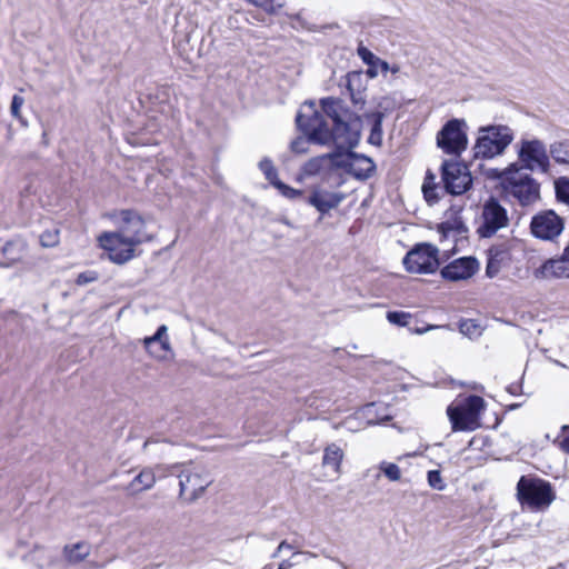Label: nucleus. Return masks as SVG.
<instances>
[{
    "label": "nucleus",
    "instance_id": "obj_1",
    "mask_svg": "<svg viewBox=\"0 0 569 569\" xmlns=\"http://www.w3.org/2000/svg\"><path fill=\"white\" fill-rule=\"evenodd\" d=\"M316 102L308 100L303 103L305 111L296 117L297 128L303 133L297 137L290 149L295 153H306L309 143L321 146L335 144L339 149L356 148L361 138L362 119L357 110H351L339 97H326Z\"/></svg>",
    "mask_w": 569,
    "mask_h": 569
},
{
    "label": "nucleus",
    "instance_id": "obj_2",
    "mask_svg": "<svg viewBox=\"0 0 569 569\" xmlns=\"http://www.w3.org/2000/svg\"><path fill=\"white\" fill-rule=\"evenodd\" d=\"M499 180L501 196L522 208L532 207L541 200V184L518 163H511L502 171L492 169L490 176Z\"/></svg>",
    "mask_w": 569,
    "mask_h": 569
},
{
    "label": "nucleus",
    "instance_id": "obj_3",
    "mask_svg": "<svg viewBox=\"0 0 569 569\" xmlns=\"http://www.w3.org/2000/svg\"><path fill=\"white\" fill-rule=\"evenodd\" d=\"M517 499L530 510H546L556 499L549 481L538 477L521 476L517 483Z\"/></svg>",
    "mask_w": 569,
    "mask_h": 569
},
{
    "label": "nucleus",
    "instance_id": "obj_4",
    "mask_svg": "<svg viewBox=\"0 0 569 569\" xmlns=\"http://www.w3.org/2000/svg\"><path fill=\"white\" fill-rule=\"evenodd\" d=\"M513 140V131L505 124H490L479 129L473 146L475 158L492 159L505 152Z\"/></svg>",
    "mask_w": 569,
    "mask_h": 569
},
{
    "label": "nucleus",
    "instance_id": "obj_5",
    "mask_svg": "<svg viewBox=\"0 0 569 569\" xmlns=\"http://www.w3.org/2000/svg\"><path fill=\"white\" fill-rule=\"evenodd\" d=\"M485 408V400L480 396L470 395L463 402L449 406L447 415L453 431H473L479 427V415Z\"/></svg>",
    "mask_w": 569,
    "mask_h": 569
},
{
    "label": "nucleus",
    "instance_id": "obj_6",
    "mask_svg": "<svg viewBox=\"0 0 569 569\" xmlns=\"http://www.w3.org/2000/svg\"><path fill=\"white\" fill-rule=\"evenodd\" d=\"M519 168L522 171L549 173L550 158L545 142L539 139H523L518 149Z\"/></svg>",
    "mask_w": 569,
    "mask_h": 569
},
{
    "label": "nucleus",
    "instance_id": "obj_7",
    "mask_svg": "<svg viewBox=\"0 0 569 569\" xmlns=\"http://www.w3.org/2000/svg\"><path fill=\"white\" fill-rule=\"evenodd\" d=\"M119 227V231L126 238L127 244L132 249L142 242L150 241L151 237L146 232V221L134 209H121L111 214Z\"/></svg>",
    "mask_w": 569,
    "mask_h": 569
},
{
    "label": "nucleus",
    "instance_id": "obj_8",
    "mask_svg": "<svg viewBox=\"0 0 569 569\" xmlns=\"http://www.w3.org/2000/svg\"><path fill=\"white\" fill-rule=\"evenodd\" d=\"M441 183L446 193L461 196L472 187V177L467 164L453 159L443 160L440 167Z\"/></svg>",
    "mask_w": 569,
    "mask_h": 569
},
{
    "label": "nucleus",
    "instance_id": "obj_9",
    "mask_svg": "<svg viewBox=\"0 0 569 569\" xmlns=\"http://www.w3.org/2000/svg\"><path fill=\"white\" fill-rule=\"evenodd\" d=\"M480 218L481 223L477 228L480 238H491L509 224L507 209L493 196H490L482 203Z\"/></svg>",
    "mask_w": 569,
    "mask_h": 569
},
{
    "label": "nucleus",
    "instance_id": "obj_10",
    "mask_svg": "<svg viewBox=\"0 0 569 569\" xmlns=\"http://www.w3.org/2000/svg\"><path fill=\"white\" fill-rule=\"evenodd\" d=\"M438 253V248L431 243H417L406 253L402 263L410 273H433L440 264Z\"/></svg>",
    "mask_w": 569,
    "mask_h": 569
},
{
    "label": "nucleus",
    "instance_id": "obj_11",
    "mask_svg": "<svg viewBox=\"0 0 569 569\" xmlns=\"http://www.w3.org/2000/svg\"><path fill=\"white\" fill-rule=\"evenodd\" d=\"M463 119L448 120L437 133V146L447 154L460 156L468 144Z\"/></svg>",
    "mask_w": 569,
    "mask_h": 569
},
{
    "label": "nucleus",
    "instance_id": "obj_12",
    "mask_svg": "<svg viewBox=\"0 0 569 569\" xmlns=\"http://www.w3.org/2000/svg\"><path fill=\"white\" fill-rule=\"evenodd\" d=\"M178 478L179 498L184 499L187 502H194L212 483V479L204 469L183 468L178 473Z\"/></svg>",
    "mask_w": 569,
    "mask_h": 569
},
{
    "label": "nucleus",
    "instance_id": "obj_13",
    "mask_svg": "<svg viewBox=\"0 0 569 569\" xmlns=\"http://www.w3.org/2000/svg\"><path fill=\"white\" fill-rule=\"evenodd\" d=\"M565 223L553 210H545L531 218L530 231L535 238L553 240L563 230Z\"/></svg>",
    "mask_w": 569,
    "mask_h": 569
},
{
    "label": "nucleus",
    "instance_id": "obj_14",
    "mask_svg": "<svg viewBox=\"0 0 569 569\" xmlns=\"http://www.w3.org/2000/svg\"><path fill=\"white\" fill-rule=\"evenodd\" d=\"M98 240L100 247L108 251L110 260L116 263H124L133 257V249L127 244L126 238L119 230L104 232Z\"/></svg>",
    "mask_w": 569,
    "mask_h": 569
},
{
    "label": "nucleus",
    "instance_id": "obj_15",
    "mask_svg": "<svg viewBox=\"0 0 569 569\" xmlns=\"http://www.w3.org/2000/svg\"><path fill=\"white\" fill-rule=\"evenodd\" d=\"M306 203L312 206L321 216L336 209L345 200L342 192H332L320 187L312 188L310 194L303 198Z\"/></svg>",
    "mask_w": 569,
    "mask_h": 569
},
{
    "label": "nucleus",
    "instance_id": "obj_16",
    "mask_svg": "<svg viewBox=\"0 0 569 569\" xmlns=\"http://www.w3.org/2000/svg\"><path fill=\"white\" fill-rule=\"evenodd\" d=\"M479 269V262L475 257L458 258L440 271L441 277L449 281H459L471 278Z\"/></svg>",
    "mask_w": 569,
    "mask_h": 569
},
{
    "label": "nucleus",
    "instance_id": "obj_17",
    "mask_svg": "<svg viewBox=\"0 0 569 569\" xmlns=\"http://www.w3.org/2000/svg\"><path fill=\"white\" fill-rule=\"evenodd\" d=\"M533 277L538 280H550L569 278V259L562 254L558 259H548L533 271Z\"/></svg>",
    "mask_w": 569,
    "mask_h": 569
},
{
    "label": "nucleus",
    "instance_id": "obj_18",
    "mask_svg": "<svg viewBox=\"0 0 569 569\" xmlns=\"http://www.w3.org/2000/svg\"><path fill=\"white\" fill-rule=\"evenodd\" d=\"M349 156L353 158V162L350 164L348 174L359 181H366L376 173L377 167L371 158L355 151H350Z\"/></svg>",
    "mask_w": 569,
    "mask_h": 569
},
{
    "label": "nucleus",
    "instance_id": "obj_19",
    "mask_svg": "<svg viewBox=\"0 0 569 569\" xmlns=\"http://www.w3.org/2000/svg\"><path fill=\"white\" fill-rule=\"evenodd\" d=\"M361 76L357 72H349L346 76V88L351 102L357 110H361L366 103L363 91L360 90Z\"/></svg>",
    "mask_w": 569,
    "mask_h": 569
},
{
    "label": "nucleus",
    "instance_id": "obj_20",
    "mask_svg": "<svg viewBox=\"0 0 569 569\" xmlns=\"http://www.w3.org/2000/svg\"><path fill=\"white\" fill-rule=\"evenodd\" d=\"M4 261L0 262V267L9 268L20 261L26 252V243L20 240H10L2 247Z\"/></svg>",
    "mask_w": 569,
    "mask_h": 569
},
{
    "label": "nucleus",
    "instance_id": "obj_21",
    "mask_svg": "<svg viewBox=\"0 0 569 569\" xmlns=\"http://www.w3.org/2000/svg\"><path fill=\"white\" fill-rule=\"evenodd\" d=\"M507 257L508 250L506 249L505 246L500 244L490 247V249L488 250L486 274L489 278L496 277L499 273L501 264L507 259Z\"/></svg>",
    "mask_w": 569,
    "mask_h": 569
},
{
    "label": "nucleus",
    "instance_id": "obj_22",
    "mask_svg": "<svg viewBox=\"0 0 569 569\" xmlns=\"http://www.w3.org/2000/svg\"><path fill=\"white\" fill-rule=\"evenodd\" d=\"M156 483V473L151 469H143L128 485L127 491L130 495H137L141 491L151 489Z\"/></svg>",
    "mask_w": 569,
    "mask_h": 569
},
{
    "label": "nucleus",
    "instance_id": "obj_23",
    "mask_svg": "<svg viewBox=\"0 0 569 569\" xmlns=\"http://www.w3.org/2000/svg\"><path fill=\"white\" fill-rule=\"evenodd\" d=\"M343 456L345 453L338 445L330 443L323 450L322 465L331 468L335 473H340Z\"/></svg>",
    "mask_w": 569,
    "mask_h": 569
},
{
    "label": "nucleus",
    "instance_id": "obj_24",
    "mask_svg": "<svg viewBox=\"0 0 569 569\" xmlns=\"http://www.w3.org/2000/svg\"><path fill=\"white\" fill-rule=\"evenodd\" d=\"M352 149H339L336 146V151L327 153L329 156V167L343 169L348 173L350 164L353 162V158L349 156Z\"/></svg>",
    "mask_w": 569,
    "mask_h": 569
},
{
    "label": "nucleus",
    "instance_id": "obj_25",
    "mask_svg": "<svg viewBox=\"0 0 569 569\" xmlns=\"http://www.w3.org/2000/svg\"><path fill=\"white\" fill-rule=\"evenodd\" d=\"M167 326L164 325H161L160 327H158L156 333L151 337H146L143 339V345H144V348L147 349V351L149 353H153L152 351V347L156 345V343H159L160 345V348L161 350H169L170 349V345H169V341H168V338L164 337L166 333H167Z\"/></svg>",
    "mask_w": 569,
    "mask_h": 569
},
{
    "label": "nucleus",
    "instance_id": "obj_26",
    "mask_svg": "<svg viewBox=\"0 0 569 569\" xmlns=\"http://www.w3.org/2000/svg\"><path fill=\"white\" fill-rule=\"evenodd\" d=\"M549 157L559 164H569V141H555L549 147Z\"/></svg>",
    "mask_w": 569,
    "mask_h": 569
},
{
    "label": "nucleus",
    "instance_id": "obj_27",
    "mask_svg": "<svg viewBox=\"0 0 569 569\" xmlns=\"http://www.w3.org/2000/svg\"><path fill=\"white\" fill-rule=\"evenodd\" d=\"M90 553V547L84 542H78L71 547H64V555L69 562L78 563Z\"/></svg>",
    "mask_w": 569,
    "mask_h": 569
},
{
    "label": "nucleus",
    "instance_id": "obj_28",
    "mask_svg": "<svg viewBox=\"0 0 569 569\" xmlns=\"http://www.w3.org/2000/svg\"><path fill=\"white\" fill-rule=\"evenodd\" d=\"M436 176L428 170L426 173L425 182L422 184L423 197L427 202L435 203L440 199V196L437 193V189L439 188V183L435 182Z\"/></svg>",
    "mask_w": 569,
    "mask_h": 569
},
{
    "label": "nucleus",
    "instance_id": "obj_29",
    "mask_svg": "<svg viewBox=\"0 0 569 569\" xmlns=\"http://www.w3.org/2000/svg\"><path fill=\"white\" fill-rule=\"evenodd\" d=\"M327 166H329V156L322 154L309 159L301 170L305 176L312 177L320 173V171Z\"/></svg>",
    "mask_w": 569,
    "mask_h": 569
},
{
    "label": "nucleus",
    "instance_id": "obj_30",
    "mask_svg": "<svg viewBox=\"0 0 569 569\" xmlns=\"http://www.w3.org/2000/svg\"><path fill=\"white\" fill-rule=\"evenodd\" d=\"M556 197L560 202L569 204V178L560 177L555 181Z\"/></svg>",
    "mask_w": 569,
    "mask_h": 569
},
{
    "label": "nucleus",
    "instance_id": "obj_31",
    "mask_svg": "<svg viewBox=\"0 0 569 569\" xmlns=\"http://www.w3.org/2000/svg\"><path fill=\"white\" fill-rule=\"evenodd\" d=\"M59 234H60V231L57 228L43 231L40 234V243H41V246L44 247V248L56 247L59 243V240H60Z\"/></svg>",
    "mask_w": 569,
    "mask_h": 569
},
{
    "label": "nucleus",
    "instance_id": "obj_32",
    "mask_svg": "<svg viewBox=\"0 0 569 569\" xmlns=\"http://www.w3.org/2000/svg\"><path fill=\"white\" fill-rule=\"evenodd\" d=\"M380 470L390 481H398L401 478V471L398 465L393 462L382 461L380 463Z\"/></svg>",
    "mask_w": 569,
    "mask_h": 569
},
{
    "label": "nucleus",
    "instance_id": "obj_33",
    "mask_svg": "<svg viewBox=\"0 0 569 569\" xmlns=\"http://www.w3.org/2000/svg\"><path fill=\"white\" fill-rule=\"evenodd\" d=\"M277 190L287 199L297 200L303 198V191L299 189H295L284 182L277 183Z\"/></svg>",
    "mask_w": 569,
    "mask_h": 569
},
{
    "label": "nucleus",
    "instance_id": "obj_34",
    "mask_svg": "<svg viewBox=\"0 0 569 569\" xmlns=\"http://www.w3.org/2000/svg\"><path fill=\"white\" fill-rule=\"evenodd\" d=\"M411 315L403 311H388L387 319L390 323L405 327L409 323Z\"/></svg>",
    "mask_w": 569,
    "mask_h": 569
},
{
    "label": "nucleus",
    "instance_id": "obj_35",
    "mask_svg": "<svg viewBox=\"0 0 569 569\" xmlns=\"http://www.w3.org/2000/svg\"><path fill=\"white\" fill-rule=\"evenodd\" d=\"M428 485L436 490H443L446 488V483L441 477V472L439 470H430L427 473Z\"/></svg>",
    "mask_w": 569,
    "mask_h": 569
},
{
    "label": "nucleus",
    "instance_id": "obj_36",
    "mask_svg": "<svg viewBox=\"0 0 569 569\" xmlns=\"http://www.w3.org/2000/svg\"><path fill=\"white\" fill-rule=\"evenodd\" d=\"M23 103H24V98L21 96L14 94L12 97L10 112H11L12 117L18 119L23 126H26V121L20 113V109L23 106Z\"/></svg>",
    "mask_w": 569,
    "mask_h": 569
},
{
    "label": "nucleus",
    "instance_id": "obj_37",
    "mask_svg": "<svg viewBox=\"0 0 569 569\" xmlns=\"http://www.w3.org/2000/svg\"><path fill=\"white\" fill-rule=\"evenodd\" d=\"M366 118L371 121V131L383 132L382 131V122L385 119L383 112L375 111L371 113H367Z\"/></svg>",
    "mask_w": 569,
    "mask_h": 569
},
{
    "label": "nucleus",
    "instance_id": "obj_38",
    "mask_svg": "<svg viewBox=\"0 0 569 569\" xmlns=\"http://www.w3.org/2000/svg\"><path fill=\"white\" fill-rule=\"evenodd\" d=\"M459 330L461 333L471 337L479 333V325L472 319H466L460 321Z\"/></svg>",
    "mask_w": 569,
    "mask_h": 569
},
{
    "label": "nucleus",
    "instance_id": "obj_39",
    "mask_svg": "<svg viewBox=\"0 0 569 569\" xmlns=\"http://www.w3.org/2000/svg\"><path fill=\"white\" fill-rule=\"evenodd\" d=\"M183 468H187V467L182 463H173V465H169V466L159 465L156 467V470L161 472L163 476H177L178 477V473L181 470H183Z\"/></svg>",
    "mask_w": 569,
    "mask_h": 569
},
{
    "label": "nucleus",
    "instance_id": "obj_40",
    "mask_svg": "<svg viewBox=\"0 0 569 569\" xmlns=\"http://www.w3.org/2000/svg\"><path fill=\"white\" fill-rule=\"evenodd\" d=\"M358 54L368 67H376V62L379 58L376 57L368 48L360 46L358 48Z\"/></svg>",
    "mask_w": 569,
    "mask_h": 569
},
{
    "label": "nucleus",
    "instance_id": "obj_41",
    "mask_svg": "<svg viewBox=\"0 0 569 569\" xmlns=\"http://www.w3.org/2000/svg\"><path fill=\"white\" fill-rule=\"evenodd\" d=\"M439 230L442 231L445 234L451 230H456L457 233H462V232L467 231V228L465 227L462 221H455L453 223L442 222L439 226Z\"/></svg>",
    "mask_w": 569,
    "mask_h": 569
},
{
    "label": "nucleus",
    "instance_id": "obj_42",
    "mask_svg": "<svg viewBox=\"0 0 569 569\" xmlns=\"http://www.w3.org/2000/svg\"><path fill=\"white\" fill-rule=\"evenodd\" d=\"M248 2L262 8L267 13H274L276 8L273 6V0H247Z\"/></svg>",
    "mask_w": 569,
    "mask_h": 569
},
{
    "label": "nucleus",
    "instance_id": "obj_43",
    "mask_svg": "<svg viewBox=\"0 0 569 569\" xmlns=\"http://www.w3.org/2000/svg\"><path fill=\"white\" fill-rule=\"evenodd\" d=\"M97 279H98V277L94 271H86V272H81L78 274L76 282H77V284L82 286V284L93 282Z\"/></svg>",
    "mask_w": 569,
    "mask_h": 569
},
{
    "label": "nucleus",
    "instance_id": "obj_44",
    "mask_svg": "<svg viewBox=\"0 0 569 569\" xmlns=\"http://www.w3.org/2000/svg\"><path fill=\"white\" fill-rule=\"evenodd\" d=\"M259 169L263 172L264 176H267L268 173L270 174L272 173V171L276 170L273 162L269 158H263L259 162Z\"/></svg>",
    "mask_w": 569,
    "mask_h": 569
},
{
    "label": "nucleus",
    "instance_id": "obj_45",
    "mask_svg": "<svg viewBox=\"0 0 569 569\" xmlns=\"http://www.w3.org/2000/svg\"><path fill=\"white\" fill-rule=\"evenodd\" d=\"M383 132H376L370 130L368 142L372 146H381Z\"/></svg>",
    "mask_w": 569,
    "mask_h": 569
},
{
    "label": "nucleus",
    "instance_id": "obj_46",
    "mask_svg": "<svg viewBox=\"0 0 569 569\" xmlns=\"http://www.w3.org/2000/svg\"><path fill=\"white\" fill-rule=\"evenodd\" d=\"M264 178L269 181V183L271 186H273L276 189H277V183L278 182H282L279 178H278V172H277V169L274 171H272V173H268L267 176H264Z\"/></svg>",
    "mask_w": 569,
    "mask_h": 569
},
{
    "label": "nucleus",
    "instance_id": "obj_47",
    "mask_svg": "<svg viewBox=\"0 0 569 569\" xmlns=\"http://www.w3.org/2000/svg\"><path fill=\"white\" fill-rule=\"evenodd\" d=\"M264 178L269 181V183L271 186H273L276 189H277V183L278 182H282L279 178H278V172H277V169L274 171H272V173H268L267 176H264Z\"/></svg>",
    "mask_w": 569,
    "mask_h": 569
},
{
    "label": "nucleus",
    "instance_id": "obj_48",
    "mask_svg": "<svg viewBox=\"0 0 569 569\" xmlns=\"http://www.w3.org/2000/svg\"><path fill=\"white\" fill-rule=\"evenodd\" d=\"M291 550L293 549L292 545L288 543L286 540L281 541L278 546V551H282V550Z\"/></svg>",
    "mask_w": 569,
    "mask_h": 569
},
{
    "label": "nucleus",
    "instance_id": "obj_49",
    "mask_svg": "<svg viewBox=\"0 0 569 569\" xmlns=\"http://www.w3.org/2000/svg\"><path fill=\"white\" fill-rule=\"evenodd\" d=\"M378 66L380 67L382 72H387L389 70V64L381 59H379V61L376 62V67Z\"/></svg>",
    "mask_w": 569,
    "mask_h": 569
},
{
    "label": "nucleus",
    "instance_id": "obj_50",
    "mask_svg": "<svg viewBox=\"0 0 569 569\" xmlns=\"http://www.w3.org/2000/svg\"><path fill=\"white\" fill-rule=\"evenodd\" d=\"M292 566L293 563L290 562L289 560H283L280 562L278 569H290Z\"/></svg>",
    "mask_w": 569,
    "mask_h": 569
},
{
    "label": "nucleus",
    "instance_id": "obj_51",
    "mask_svg": "<svg viewBox=\"0 0 569 569\" xmlns=\"http://www.w3.org/2000/svg\"><path fill=\"white\" fill-rule=\"evenodd\" d=\"M377 67H369L368 70H367V74L370 77V78H375L377 77L378 74V71L376 69Z\"/></svg>",
    "mask_w": 569,
    "mask_h": 569
},
{
    "label": "nucleus",
    "instance_id": "obj_52",
    "mask_svg": "<svg viewBox=\"0 0 569 569\" xmlns=\"http://www.w3.org/2000/svg\"><path fill=\"white\" fill-rule=\"evenodd\" d=\"M562 449L569 453V435L561 442Z\"/></svg>",
    "mask_w": 569,
    "mask_h": 569
},
{
    "label": "nucleus",
    "instance_id": "obj_53",
    "mask_svg": "<svg viewBox=\"0 0 569 569\" xmlns=\"http://www.w3.org/2000/svg\"><path fill=\"white\" fill-rule=\"evenodd\" d=\"M519 389H520L519 385H511V386L508 387V391L511 395H517Z\"/></svg>",
    "mask_w": 569,
    "mask_h": 569
},
{
    "label": "nucleus",
    "instance_id": "obj_54",
    "mask_svg": "<svg viewBox=\"0 0 569 569\" xmlns=\"http://www.w3.org/2000/svg\"><path fill=\"white\" fill-rule=\"evenodd\" d=\"M280 552H281V551H278V548H277V549H276V551L272 553V556H271V557H272V558H277V557H279Z\"/></svg>",
    "mask_w": 569,
    "mask_h": 569
},
{
    "label": "nucleus",
    "instance_id": "obj_55",
    "mask_svg": "<svg viewBox=\"0 0 569 569\" xmlns=\"http://www.w3.org/2000/svg\"><path fill=\"white\" fill-rule=\"evenodd\" d=\"M431 328H432V327H429V328L423 329V330H418V332H419V333H423V332H426L427 330H429V329H431Z\"/></svg>",
    "mask_w": 569,
    "mask_h": 569
}]
</instances>
